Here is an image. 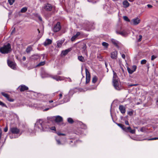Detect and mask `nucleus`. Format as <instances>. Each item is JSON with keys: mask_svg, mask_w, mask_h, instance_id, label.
<instances>
[{"mask_svg": "<svg viewBox=\"0 0 158 158\" xmlns=\"http://www.w3.org/2000/svg\"><path fill=\"white\" fill-rule=\"evenodd\" d=\"M11 51V45L10 43L4 45L0 48V52L2 54H7Z\"/></svg>", "mask_w": 158, "mask_h": 158, "instance_id": "f257e3e1", "label": "nucleus"}, {"mask_svg": "<svg viewBox=\"0 0 158 158\" xmlns=\"http://www.w3.org/2000/svg\"><path fill=\"white\" fill-rule=\"evenodd\" d=\"M37 124L39 127L40 126L41 127L42 130L43 131H46L47 130L48 127H45L44 126V122L42 120L39 119V121L37 122Z\"/></svg>", "mask_w": 158, "mask_h": 158, "instance_id": "f03ea898", "label": "nucleus"}, {"mask_svg": "<svg viewBox=\"0 0 158 158\" xmlns=\"http://www.w3.org/2000/svg\"><path fill=\"white\" fill-rule=\"evenodd\" d=\"M113 85L115 89L118 90H120L122 87L119 80L113 82Z\"/></svg>", "mask_w": 158, "mask_h": 158, "instance_id": "7ed1b4c3", "label": "nucleus"}, {"mask_svg": "<svg viewBox=\"0 0 158 158\" xmlns=\"http://www.w3.org/2000/svg\"><path fill=\"white\" fill-rule=\"evenodd\" d=\"M61 29L60 23L59 22H57L56 24L54 25L53 29V31L54 32H56L60 31Z\"/></svg>", "mask_w": 158, "mask_h": 158, "instance_id": "20e7f679", "label": "nucleus"}, {"mask_svg": "<svg viewBox=\"0 0 158 158\" xmlns=\"http://www.w3.org/2000/svg\"><path fill=\"white\" fill-rule=\"evenodd\" d=\"M20 132L19 129L18 128L16 127H12L10 128L9 130L10 133L11 132V133L14 134H18Z\"/></svg>", "mask_w": 158, "mask_h": 158, "instance_id": "39448f33", "label": "nucleus"}, {"mask_svg": "<svg viewBox=\"0 0 158 158\" xmlns=\"http://www.w3.org/2000/svg\"><path fill=\"white\" fill-rule=\"evenodd\" d=\"M85 71L86 74L85 83L86 84H87L90 81L91 76L90 73L87 69H85Z\"/></svg>", "mask_w": 158, "mask_h": 158, "instance_id": "423d86ee", "label": "nucleus"}, {"mask_svg": "<svg viewBox=\"0 0 158 158\" xmlns=\"http://www.w3.org/2000/svg\"><path fill=\"white\" fill-rule=\"evenodd\" d=\"M43 9L47 11H50L52 10V6L51 4L47 3L44 5V6L43 7Z\"/></svg>", "mask_w": 158, "mask_h": 158, "instance_id": "0eeeda50", "label": "nucleus"}, {"mask_svg": "<svg viewBox=\"0 0 158 158\" xmlns=\"http://www.w3.org/2000/svg\"><path fill=\"white\" fill-rule=\"evenodd\" d=\"M7 64L8 66L12 69H15L16 68V64L14 62L10 60H7Z\"/></svg>", "mask_w": 158, "mask_h": 158, "instance_id": "6e6552de", "label": "nucleus"}, {"mask_svg": "<svg viewBox=\"0 0 158 158\" xmlns=\"http://www.w3.org/2000/svg\"><path fill=\"white\" fill-rule=\"evenodd\" d=\"M137 69V66L135 65H134L132 67V69H131L130 68L127 67V69L128 73L130 74H132L134 72H135Z\"/></svg>", "mask_w": 158, "mask_h": 158, "instance_id": "1a4fd4ad", "label": "nucleus"}, {"mask_svg": "<svg viewBox=\"0 0 158 158\" xmlns=\"http://www.w3.org/2000/svg\"><path fill=\"white\" fill-rule=\"evenodd\" d=\"M18 89L20 92H22L28 90V88L25 85H22L19 87Z\"/></svg>", "mask_w": 158, "mask_h": 158, "instance_id": "9d476101", "label": "nucleus"}, {"mask_svg": "<svg viewBox=\"0 0 158 158\" xmlns=\"http://www.w3.org/2000/svg\"><path fill=\"white\" fill-rule=\"evenodd\" d=\"M118 52L116 51L112 52L110 54L111 58L113 59H116L117 58Z\"/></svg>", "mask_w": 158, "mask_h": 158, "instance_id": "9b49d317", "label": "nucleus"}, {"mask_svg": "<svg viewBox=\"0 0 158 158\" xmlns=\"http://www.w3.org/2000/svg\"><path fill=\"white\" fill-rule=\"evenodd\" d=\"M52 43V40L50 39H46L45 41L43 43V45L44 46H46L47 45L51 44Z\"/></svg>", "mask_w": 158, "mask_h": 158, "instance_id": "f8f14e48", "label": "nucleus"}, {"mask_svg": "<svg viewBox=\"0 0 158 158\" xmlns=\"http://www.w3.org/2000/svg\"><path fill=\"white\" fill-rule=\"evenodd\" d=\"M62 118L60 116H57L55 117V122L56 123H59L62 121Z\"/></svg>", "mask_w": 158, "mask_h": 158, "instance_id": "ddd939ff", "label": "nucleus"}, {"mask_svg": "<svg viewBox=\"0 0 158 158\" xmlns=\"http://www.w3.org/2000/svg\"><path fill=\"white\" fill-rule=\"evenodd\" d=\"M119 109L121 113L122 114H124L126 112V108L125 107L122 105L119 106Z\"/></svg>", "mask_w": 158, "mask_h": 158, "instance_id": "4468645a", "label": "nucleus"}, {"mask_svg": "<svg viewBox=\"0 0 158 158\" xmlns=\"http://www.w3.org/2000/svg\"><path fill=\"white\" fill-rule=\"evenodd\" d=\"M116 32L117 34L123 36H125L127 34V32L124 30L122 31H119L117 30L116 31Z\"/></svg>", "mask_w": 158, "mask_h": 158, "instance_id": "2eb2a0df", "label": "nucleus"}, {"mask_svg": "<svg viewBox=\"0 0 158 158\" xmlns=\"http://www.w3.org/2000/svg\"><path fill=\"white\" fill-rule=\"evenodd\" d=\"M126 132H130L131 134H135V129H131V127H127L126 129Z\"/></svg>", "mask_w": 158, "mask_h": 158, "instance_id": "dca6fc26", "label": "nucleus"}, {"mask_svg": "<svg viewBox=\"0 0 158 158\" xmlns=\"http://www.w3.org/2000/svg\"><path fill=\"white\" fill-rule=\"evenodd\" d=\"M133 24L135 25H137L140 22V20L138 18L134 19L132 20Z\"/></svg>", "mask_w": 158, "mask_h": 158, "instance_id": "f3484780", "label": "nucleus"}, {"mask_svg": "<svg viewBox=\"0 0 158 158\" xmlns=\"http://www.w3.org/2000/svg\"><path fill=\"white\" fill-rule=\"evenodd\" d=\"M80 34L81 33L80 32H77L75 35L72 37L71 39V41L72 42L74 41L78 36L80 35Z\"/></svg>", "mask_w": 158, "mask_h": 158, "instance_id": "a211bd4d", "label": "nucleus"}, {"mask_svg": "<svg viewBox=\"0 0 158 158\" xmlns=\"http://www.w3.org/2000/svg\"><path fill=\"white\" fill-rule=\"evenodd\" d=\"M113 82L119 80L118 77L117 76L116 73L114 71H113Z\"/></svg>", "mask_w": 158, "mask_h": 158, "instance_id": "6ab92c4d", "label": "nucleus"}, {"mask_svg": "<svg viewBox=\"0 0 158 158\" xmlns=\"http://www.w3.org/2000/svg\"><path fill=\"white\" fill-rule=\"evenodd\" d=\"M116 124L118 126L121 128L124 131H126L127 127H126L124 125L121 123H116Z\"/></svg>", "mask_w": 158, "mask_h": 158, "instance_id": "aec40b11", "label": "nucleus"}, {"mask_svg": "<svg viewBox=\"0 0 158 158\" xmlns=\"http://www.w3.org/2000/svg\"><path fill=\"white\" fill-rule=\"evenodd\" d=\"M123 7L125 8H127L130 5V3L127 0H124L123 2Z\"/></svg>", "mask_w": 158, "mask_h": 158, "instance_id": "412c9836", "label": "nucleus"}, {"mask_svg": "<svg viewBox=\"0 0 158 158\" xmlns=\"http://www.w3.org/2000/svg\"><path fill=\"white\" fill-rule=\"evenodd\" d=\"M51 77L56 80L57 81H60L62 80L61 77L59 76H58L57 75H54L52 76Z\"/></svg>", "mask_w": 158, "mask_h": 158, "instance_id": "4be33fe9", "label": "nucleus"}, {"mask_svg": "<svg viewBox=\"0 0 158 158\" xmlns=\"http://www.w3.org/2000/svg\"><path fill=\"white\" fill-rule=\"evenodd\" d=\"M78 59L81 62H83L85 61V60L84 57L82 56H78Z\"/></svg>", "mask_w": 158, "mask_h": 158, "instance_id": "5701e85b", "label": "nucleus"}, {"mask_svg": "<svg viewBox=\"0 0 158 158\" xmlns=\"http://www.w3.org/2000/svg\"><path fill=\"white\" fill-rule=\"evenodd\" d=\"M70 51V50L69 49H66L65 50L62 51V54L64 56H65Z\"/></svg>", "mask_w": 158, "mask_h": 158, "instance_id": "b1692460", "label": "nucleus"}, {"mask_svg": "<svg viewBox=\"0 0 158 158\" xmlns=\"http://www.w3.org/2000/svg\"><path fill=\"white\" fill-rule=\"evenodd\" d=\"M111 41L115 46L117 47H118V42L116 40L114 39H112L111 40Z\"/></svg>", "mask_w": 158, "mask_h": 158, "instance_id": "393cba45", "label": "nucleus"}, {"mask_svg": "<svg viewBox=\"0 0 158 158\" xmlns=\"http://www.w3.org/2000/svg\"><path fill=\"white\" fill-rule=\"evenodd\" d=\"M63 42L61 41H58L57 42L56 47L57 48H60L63 44Z\"/></svg>", "mask_w": 158, "mask_h": 158, "instance_id": "a878e982", "label": "nucleus"}, {"mask_svg": "<svg viewBox=\"0 0 158 158\" xmlns=\"http://www.w3.org/2000/svg\"><path fill=\"white\" fill-rule=\"evenodd\" d=\"M68 97L69 95H66L64 96L63 103L67 102L69 101Z\"/></svg>", "mask_w": 158, "mask_h": 158, "instance_id": "bb28decb", "label": "nucleus"}, {"mask_svg": "<svg viewBox=\"0 0 158 158\" xmlns=\"http://www.w3.org/2000/svg\"><path fill=\"white\" fill-rule=\"evenodd\" d=\"M98 80V78L96 76L94 77L92 79V82L93 83H95Z\"/></svg>", "mask_w": 158, "mask_h": 158, "instance_id": "cd10ccee", "label": "nucleus"}, {"mask_svg": "<svg viewBox=\"0 0 158 158\" xmlns=\"http://www.w3.org/2000/svg\"><path fill=\"white\" fill-rule=\"evenodd\" d=\"M27 10V8L26 7H24L22 8L20 10L21 13H25L26 12Z\"/></svg>", "mask_w": 158, "mask_h": 158, "instance_id": "c85d7f7f", "label": "nucleus"}, {"mask_svg": "<svg viewBox=\"0 0 158 158\" xmlns=\"http://www.w3.org/2000/svg\"><path fill=\"white\" fill-rule=\"evenodd\" d=\"M56 141L58 145H63L64 144V143H62L60 139H56Z\"/></svg>", "mask_w": 158, "mask_h": 158, "instance_id": "c756f323", "label": "nucleus"}, {"mask_svg": "<svg viewBox=\"0 0 158 158\" xmlns=\"http://www.w3.org/2000/svg\"><path fill=\"white\" fill-rule=\"evenodd\" d=\"M81 128L83 129H86L87 128V126L85 124H83L82 123H81Z\"/></svg>", "mask_w": 158, "mask_h": 158, "instance_id": "7c9ffc66", "label": "nucleus"}, {"mask_svg": "<svg viewBox=\"0 0 158 158\" xmlns=\"http://www.w3.org/2000/svg\"><path fill=\"white\" fill-rule=\"evenodd\" d=\"M2 95L5 97L6 98H8V96H9V95L8 94H7L5 93L4 92H2L1 93Z\"/></svg>", "mask_w": 158, "mask_h": 158, "instance_id": "2f4dec72", "label": "nucleus"}, {"mask_svg": "<svg viewBox=\"0 0 158 158\" xmlns=\"http://www.w3.org/2000/svg\"><path fill=\"white\" fill-rule=\"evenodd\" d=\"M45 61H42L40 62L39 64H38L37 65V67L40 66H41L44 65L45 64Z\"/></svg>", "mask_w": 158, "mask_h": 158, "instance_id": "473e14b6", "label": "nucleus"}, {"mask_svg": "<svg viewBox=\"0 0 158 158\" xmlns=\"http://www.w3.org/2000/svg\"><path fill=\"white\" fill-rule=\"evenodd\" d=\"M68 122L70 123H73L74 122V121L71 118H69L67 119Z\"/></svg>", "mask_w": 158, "mask_h": 158, "instance_id": "72a5a7b5", "label": "nucleus"}, {"mask_svg": "<svg viewBox=\"0 0 158 158\" xmlns=\"http://www.w3.org/2000/svg\"><path fill=\"white\" fill-rule=\"evenodd\" d=\"M39 57L38 55H34L32 56V58L34 60H37L39 58Z\"/></svg>", "mask_w": 158, "mask_h": 158, "instance_id": "f704fd0d", "label": "nucleus"}, {"mask_svg": "<svg viewBox=\"0 0 158 158\" xmlns=\"http://www.w3.org/2000/svg\"><path fill=\"white\" fill-rule=\"evenodd\" d=\"M32 50V48L30 47H28L26 49V52L27 53L30 52Z\"/></svg>", "mask_w": 158, "mask_h": 158, "instance_id": "c9c22d12", "label": "nucleus"}, {"mask_svg": "<svg viewBox=\"0 0 158 158\" xmlns=\"http://www.w3.org/2000/svg\"><path fill=\"white\" fill-rule=\"evenodd\" d=\"M102 44L103 46L106 48H107L109 45L106 42H102Z\"/></svg>", "mask_w": 158, "mask_h": 158, "instance_id": "e433bc0d", "label": "nucleus"}, {"mask_svg": "<svg viewBox=\"0 0 158 158\" xmlns=\"http://www.w3.org/2000/svg\"><path fill=\"white\" fill-rule=\"evenodd\" d=\"M123 19L124 20L129 22L130 21V19H128V17L127 16H124L123 17Z\"/></svg>", "mask_w": 158, "mask_h": 158, "instance_id": "4c0bfd02", "label": "nucleus"}, {"mask_svg": "<svg viewBox=\"0 0 158 158\" xmlns=\"http://www.w3.org/2000/svg\"><path fill=\"white\" fill-rule=\"evenodd\" d=\"M0 105H1L2 107H5L7 108L6 105L2 102L0 101Z\"/></svg>", "mask_w": 158, "mask_h": 158, "instance_id": "58836bf2", "label": "nucleus"}, {"mask_svg": "<svg viewBox=\"0 0 158 158\" xmlns=\"http://www.w3.org/2000/svg\"><path fill=\"white\" fill-rule=\"evenodd\" d=\"M8 2L10 5H12L15 1V0H8Z\"/></svg>", "mask_w": 158, "mask_h": 158, "instance_id": "ea45409f", "label": "nucleus"}, {"mask_svg": "<svg viewBox=\"0 0 158 158\" xmlns=\"http://www.w3.org/2000/svg\"><path fill=\"white\" fill-rule=\"evenodd\" d=\"M6 99L10 102H13L14 101V99L10 98V95L8 96V98H6Z\"/></svg>", "mask_w": 158, "mask_h": 158, "instance_id": "a19ab883", "label": "nucleus"}, {"mask_svg": "<svg viewBox=\"0 0 158 158\" xmlns=\"http://www.w3.org/2000/svg\"><path fill=\"white\" fill-rule=\"evenodd\" d=\"M133 113H134L133 110H131L130 111H129L128 112V114L130 116H132L133 114Z\"/></svg>", "mask_w": 158, "mask_h": 158, "instance_id": "79ce46f5", "label": "nucleus"}, {"mask_svg": "<svg viewBox=\"0 0 158 158\" xmlns=\"http://www.w3.org/2000/svg\"><path fill=\"white\" fill-rule=\"evenodd\" d=\"M147 60L144 59L143 60L141 61V64H145Z\"/></svg>", "mask_w": 158, "mask_h": 158, "instance_id": "37998d69", "label": "nucleus"}, {"mask_svg": "<svg viewBox=\"0 0 158 158\" xmlns=\"http://www.w3.org/2000/svg\"><path fill=\"white\" fill-rule=\"evenodd\" d=\"M158 139V137H154L152 138L149 139H148V140H152Z\"/></svg>", "mask_w": 158, "mask_h": 158, "instance_id": "c03bdc74", "label": "nucleus"}, {"mask_svg": "<svg viewBox=\"0 0 158 158\" xmlns=\"http://www.w3.org/2000/svg\"><path fill=\"white\" fill-rule=\"evenodd\" d=\"M57 134L59 136H60V135H65V134H63V133H60V132H58L57 133Z\"/></svg>", "mask_w": 158, "mask_h": 158, "instance_id": "a18cd8bd", "label": "nucleus"}, {"mask_svg": "<svg viewBox=\"0 0 158 158\" xmlns=\"http://www.w3.org/2000/svg\"><path fill=\"white\" fill-rule=\"evenodd\" d=\"M156 56L154 55H152V57H151V60H154V59L156 58Z\"/></svg>", "mask_w": 158, "mask_h": 158, "instance_id": "49530a36", "label": "nucleus"}, {"mask_svg": "<svg viewBox=\"0 0 158 158\" xmlns=\"http://www.w3.org/2000/svg\"><path fill=\"white\" fill-rule=\"evenodd\" d=\"M50 129L54 131H56V128L55 127H51Z\"/></svg>", "mask_w": 158, "mask_h": 158, "instance_id": "de8ad7c7", "label": "nucleus"}, {"mask_svg": "<svg viewBox=\"0 0 158 158\" xmlns=\"http://www.w3.org/2000/svg\"><path fill=\"white\" fill-rule=\"evenodd\" d=\"M8 127H6L4 129V131L5 132H6L8 131Z\"/></svg>", "mask_w": 158, "mask_h": 158, "instance_id": "09e8293b", "label": "nucleus"}, {"mask_svg": "<svg viewBox=\"0 0 158 158\" xmlns=\"http://www.w3.org/2000/svg\"><path fill=\"white\" fill-rule=\"evenodd\" d=\"M142 36L141 35H139V38L138 39V41H140L141 40L142 38Z\"/></svg>", "mask_w": 158, "mask_h": 158, "instance_id": "8fccbe9b", "label": "nucleus"}, {"mask_svg": "<svg viewBox=\"0 0 158 158\" xmlns=\"http://www.w3.org/2000/svg\"><path fill=\"white\" fill-rule=\"evenodd\" d=\"M59 99H60L62 97V93H60L59 95Z\"/></svg>", "mask_w": 158, "mask_h": 158, "instance_id": "3c124183", "label": "nucleus"}, {"mask_svg": "<svg viewBox=\"0 0 158 158\" xmlns=\"http://www.w3.org/2000/svg\"><path fill=\"white\" fill-rule=\"evenodd\" d=\"M125 123L127 125H129V122L127 120H126V121H125Z\"/></svg>", "mask_w": 158, "mask_h": 158, "instance_id": "603ef678", "label": "nucleus"}, {"mask_svg": "<svg viewBox=\"0 0 158 158\" xmlns=\"http://www.w3.org/2000/svg\"><path fill=\"white\" fill-rule=\"evenodd\" d=\"M147 6L149 8H151L152 7V6L150 4H148Z\"/></svg>", "mask_w": 158, "mask_h": 158, "instance_id": "864d4df0", "label": "nucleus"}, {"mask_svg": "<svg viewBox=\"0 0 158 158\" xmlns=\"http://www.w3.org/2000/svg\"><path fill=\"white\" fill-rule=\"evenodd\" d=\"M122 57L124 59H125V55L124 54H123L122 55Z\"/></svg>", "mask_w": 158, "mask_h": 158, "instance_id": "5fc2aeb1", "label": "nucleus"}, {"mask_svg": "<svg viewBox=\"0 0 158 158\" xmlns=\"http://www.w3.org/2000/svg\"><path fill=\"white\" fill-rule=\"evenodd\" d=\"M22 60L23 61H25L26 60V57L25 56H23V58H22Z\"/></svg>", "mask_w": 158, "mask_h": 158, "instance_id": "6e6d98bb", "label": "nucleus"}, {"mask_svg": "<svg viewBox=\"0 0 158 158\" xmlns=\"http://www.w3.org/2000/svg\"><path fill=\"white\" fill-rule=\"evenodd\" d=\"M39 19L40 20L42 21V18L40 16H39L38 17Z\"/></svg>", "mask_w": 158, "mask_h": 158, "instance_id": "4d7b16f0", "label": "nucleus"}, {"mask_svg": "<svg viewBox=\"0 0 158 158\" xmlns=\"http://www.w3.org/2000/svg\"><path fill=\"white\" fill-rule=\"evenodd\" d=\"M15 28H14L13 29V30H12V31L11 32V34H12L13 33H14L15 32Z\"/></svg>", "mask_w": 158, "mask_h": 158, "instance_id": "13d9d810", "label": "nucleus"}, {"mask_svg": "<svg viewBox=\"0 0 158 158\" xmlns=\"http://www.w3.org/2000/svg\"><path fill=\"white\" fill-rule=\"evenodd\" d=\"M137 85V84H133V85H130V86H136V85Z\"/></svg>", "mask_w": 158, "mask_h": 158, "instance_id": "bf43d9fd", "label": "nucleus"}, {"mask_svg": "<svg viewBox=\"0 0 158 158\" xmlns=\"http://www.w3.org/2000/svg\"><path fill=\"white\" fill-rule=\"evenodd\" d=\"M144 127H142L141 128V129H140V131H142V132H143V130L144 129Z\"/></svg>", "mask_w": 158, "mask_h": 158, "instance_id": "052dcab7", "label": "nucleus"}, {"mask_svg": "<svg viewBox=\"0 0 158 158\" xmlns=\"http://www.w3.org/2000/svg\"><path fill=\"white\" fill-rule=\"evenodd\" d=\"M49 109V108H47L45 109L44 110V111H46L48 110Z\"/></svg>", "mask_w": 158, "mask_h": 158, "instance_id": "680f3d73", "label": "nucleus"}, {"mask_svg": "<svg viewBox=\"0 0 158 158\" xmlns=\"http://www.w3.org/2000/svg\"><path fill=\"white\" fill-rule=\"evenodd\" d=\"M53 101L52 100H50L49 101V103H52L53 102Z\"/></svg>", "mask_w": 158, "mask_h": 158, "instance_id": "e2e57ef3", "label": "nucleus"}, {"mask_svg": "<svg viewBox=\"0 0 158 158\" xmlns=\"http://www.w3.org/2000/svg\"><path fill=\"white\" fill-rule=\"evenodd\" d=\"M0 134H2V129L0 128Z\"/></svg>", "mask_w": 158, "mask_h": 158, "instance_id": "0e129e2a", "label": "nucleus"}, {"mask_svg": "<svg viewBox=\"0 0 158 158\" xmlns=\"http://www.w3.org/2000/svg\"><path fill=\"white\" fill-rule=\"evenodd\" d=\"M57 74H58V75H60V74H61V72H59Z\"/></svg>", "mask_w": 158, "mask_h": 158, "instance_id": "69168bd1", "label": "nucleus"}, {"mask_svg": "<svg viewBox=\"0 0 158 158\" xmlns=\"http://www.w3.org/2000/svg\"><path fill=\"white\" fill-rule=\"evenodd\" d=\"M130 2H133L134 0H128Z\"/></svg>", "mask_w": 158, "mask_h": 158, "instance_id": "338daca9", "label": "nucleus"}, {"mask_svg": "<svg viewBox=\"0 0 158 158\" xmlns=\"http://www.w3.org/2000/svg\"><path fill=\"white\" fill-rule=\"evenodd\" d=\"M37 30H38V32H39V33H40V31L39 29H37Z\"/></svg>", "mask_w": 158, "mask_h": 158, "instance_id": "774afa93", "label": "nucleus"}]
</instances>
